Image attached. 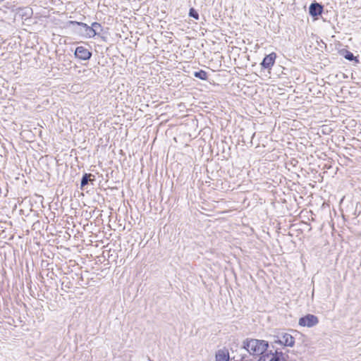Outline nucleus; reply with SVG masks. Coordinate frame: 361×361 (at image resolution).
<instances>
[{
	"label": "nucleus",
	"mask_w": 361,
	"mask_h": 361,
	"mask_svg": "<svg viewBox=\"0 0 361 361\" xmlns=\"http://www.w3.org/2000/svg\"><path fill=\"white\" fill-rule=\"evenodd\" d=\"M268 347V343L263 340L247 338L243 342V348L253 355H262Z\"/></svg>",
	"instance_id": "obj_1"
},
{
	"label": "nucleus",
	"mask_w": 361,
	"mask_h": 361,
	"mask_svg": "<svg viewBox=\"0 0 361 361\" xmlns=\"http://www.w3.org/2000/svg\"><path fill=\"white\" fill-rule=\"evenodd\" d=\"M258 361H286L284 355L282 352L278 350H267L265 353L261 355Z\"/></svg>",
	"instance_id": "obj_2"
},
{
	"label": "nucleus",
	"mask_w": 361,
	"mask_h": 361,
	"mask_svg": "<svg viewBox=\"0 0 361 361\" xmlns=\"http://www.w3.org/2000/svg\"><path fill=\"white\" fill-rule=\"evenodd\" d=\"M319 323V319L314 314H308L301 318L298 321V324L301 326L311 328L316 326Z\"/></svg>",
	"instance_id": "obj_3"
},
{
	"label": "nucleus",
	"mask_w": 361,
	"mask_h": 361,
	"mask_svg": "<svg viewBox=\"0 0 361 361\" xmlns=\"http://www.w3.org/2000/svg\"><path fill=\"white\" fill-rule=\"evenodd\" d=\"M274 343L281 344L285 346L292 347L295 343V339L290 334L288 333H282L276 336Z\"/></svg>",
	"instance_id": "obj_4"
},
{
	"label": "nucleus",
	"mask_w": 361,
	"mask_h": 361,
	"mask_svg": "<svg viewBox=\"0 0 361 361\" xmlns=\"http://www.w3.org/2000/svg\"><path fill=\"white\" fill-rule=\"evenodd\" d=\"M75 56L81 60H88L92 56V53L84 47H78L75 51Z\"/></svg>",
	"instance_id": "obj_5"
},
{
	"label": "nucleus",
	"mask_w": 361,
	"mask_h": 361,
	"mask_svg": "<svg viewBox=\"0 0 361 361\" xmlns=\"http://www.w3.org/2000/svg\"><path fill=\"white\" fill-rule=\"evenodd\" d=\"M276 59V54L274 52H272L269 54V55H267L262 62L261 63V66L264 68L267 69H271V68L274 66L275 63V60Z\"/></svg>",
	"instance_id": "obj_6"
},
{
	"label": "nucleus",
	"mask_w": 361,
	"mask_h": 361,
	"mask_svg": "<svg viewBox=\"0 0 361 361\" xmlns=\"http://www.w3.org/2000/svg\"><path fill=\"white\" fill-rule=\"evenodd\" d=\"M323 8L318 3H312L309 8V13L313 17H317L322 14Z\"/></svg>",
	"instance_id": "obj_7"
},
{
	"label": "nucleus",
	"mask_w": 361,
	"mask_h": 361,
	"mask_svg": "<svg viewBox=\"0 0 361 361\" xmlns=\"http://www.w3.org/2000/svg\"><path fill=\"white\" fill-rule=\"evenodd\" d=\"M229 353L227 349H219L216 353V361H228Z\"/></svg>",
	"instance_id": "obj_8"
},
{
	"label": "nucleus",
	"mask_w": 361,
	"mask_h": 361,
	"mask_svg": "<svg viewBox=\"0 0 361 361\" xmlns=\"http://www.w3.org/2000/svg\"><path fill=\"white\" fill-rule=\"evenodd\" d=\"M78 25L83 27L85 31V35L89 37H94L96 35V32H94V28L90 26H88L87 24L80 23H78Z\"/></svg>",
	"instance_id": "obj_9"
},
{
	"label": "nucleus",
	"mask_w": 361,
	"mask_h": 361,
	"mask_svg": "<svg viewBox=\"0 0 361 361\" xmlns=\"http://www.w3.org/2000/svg\"><path fill=\"white\" fill-rule=\"evenodd\" d=\"M194 75L201 80H207V73L204 71H200L194 73Z\"/></svg>",
	"instance_id": "obj_10"
},
{
	"label": "nucleus",
	"mask_w": 361,
	"mask_h": 361,
	"mask_svg": "<svg viewBox=\"0 0 361 361\" xmlns=\"http://www.w3.org/2000/svg\"><path fill=\"white\" fill-rule=\"evenodd\" d=\"M92 176V174H85L82 178V180H81V183H80V185H81V187H84L85 185H86L87 183H88V181H89V178Z\"/></svg>",
	"instance_id": "obj_11"
},
{
	"label": "nucleus",
	"mask_w": 361,
	"mask_h": 361,
	"mask_svg": "<svg viewBox=\"0 0 361 361\" xmlns=\"http://www.w3.org/2000/svg\"><path fill=\"white\" fill-rule=\"evenodd\" d=\"M92 27L94 28V32L97 35L100 31H102V26L98 23H93L92 24Z\"/></svg>",
	"instance_id": "obj_12"
},
{
	"label": "nucleus",
	"mask_w": 361,
	"mask_h": 361,
	"mask_svg": "<svg viewBox=\"0 0 361 361\" xmlns=\"http://www.w3.org/2000/svg\"><path fill=\"white\" fill-rule=\"evenodd\" d=\"M189 15L197 20L199 18V15L194 8L190 9Z\"/></svg>",
	"instance_id": "obj_13"
},
{
	"label": "nucleus",
	"mask_w": 361,
	"mask_h": 361,
	"mask_svg": "<svg viewBox=\"0 0 361 361\" xmlns=\"http://www.w3.org/2000/svg\"><path fill=\"white\" fill-rule=\"evenodd\" d=\"M345 58L349 61H352L354 59V56L351 52L348 51L345 56Z\"/></svg>",
	"instance_id": "obj_14"
}]
</instances>
